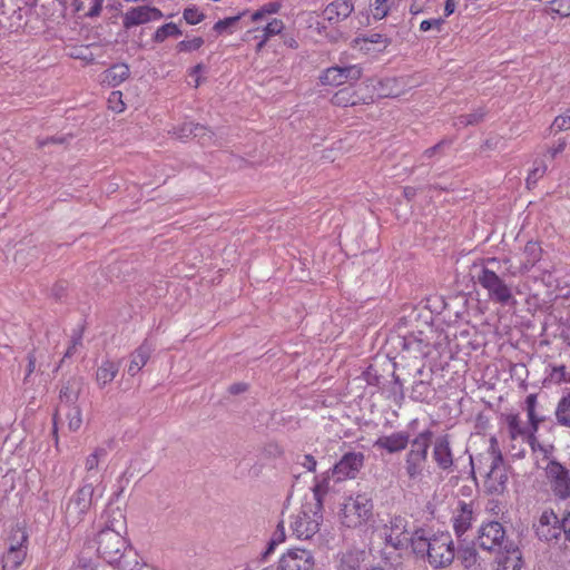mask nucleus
I'll return each mask as SVG.
<instances>
[{
  "instance_id": "obj_62",
  "label": "nucleus",
  "mask_w": 570,
  "mask_h": 570,
  "mask_svg": "<svg viewBox=\"0 0 570 570\" xmlns=\"http://www.w3.org/2000/svg\"><path fill=\"white\" fill-rule=\"evenodd\" d=\"M272 539H273L277 544H279V543L284 542V540H285V530H284V525H283L282 523H279V524L277 525V529H276V531L274 532V534H273Z\"/></svg>"
},
{
  "instance_id": "obj_45",
  "label": "nucleus",
  "mask_w": 570,
  "mask_h": 570,
  "mask_svg": "<svg viewBox=\"0 0 570 570\" xmlns=\"http://www.w3.org/2000/svg\"><path fill=\"white\" fill-rule=\"evenodd\" d=\"M183 14L188 24H197L205 18V16L195 7L186 8Z\"/></svg>"
},
{
  "instance_id": "obj_35",
  "label": "nucleus",
  "mask_w": 570,
  "mask_h": 570,
  "mask_svg": "<svg viewBox=\"0 0 570 570\" xmlns=\"http://www.w3.org/2000/svg\"><path fill=\"white\" fill-rule=\"evenodd\" d=\"M208 129L199 124L185 122L176 131L178 138L204 137Z\"/></svg>"
},
{
  "instance_id": "obj_17",
  "label": "nucleus",
  "mask_w": 570,
  "mask_h": 570,
  "mask_svg": "<svg viewBox=\"0 0 570 570\" xmlns=\"http://www.w3.org/2000/svg\"><path fill=\"white\" fill-rule=\"evenodd\" d=\"M265 24L262 27H257L253 30H248L245 33V41H250L252 39L257 40L256 51L259 52L265 43L274 36L279 35L285 24L281 19L273 18L271 21H264Z\"/></svg>"
},
{
  "instance_id": "obj_29",
  "label": "nucleus",
  "mask_w": 570,
  "mask_h": 570,
  "mask_svg": "<svg viewBox=\"0 0 570 570\" xmlns=\"http://www.w3.org/2000/svg\"><path fill=\"white\" fill-rule=\"evenodd\" d=\"M119 371V364L112 361H104L96 373V382L100 387H105L112 382Z\"/></svg>"
},
{
  "instance_id": "obj_33",
  "label": "nucleus",
  "mask_w": 570,
  "mask_h": 570,
  "mask_svg": "<svg viewBox=\"0 0 570 570\" xmlns=\"http://www.w3.org/2000/svg\"><path fill=\"white\" fill-rule=\"evenodd\" d=\"M28 533L23 527L16 525L10 530L8 537L7 549H26L27 550Z\"/></svg>"
},
{
  "instance_id": "obj_30",
  "label": "nucleus",
  "mask_w": 570,
  "mask_h": 570,
  "mask_svg": "<svg viewBox=\"0 0 570 570\" xmlns=\"http://www.w3.org/2000/svg\"><path fill=\"white\" fill-rule=\"evenodd\" d=\"M509 435L512 440H524L529 432L531 431L528 424L523 423L519 415L510 414L507 417Z\"/></svg>"
},
{
  "instance_id": "obj_41",
  "label": "nucleus",
  "mask_w": 570,
  "mask_h": 570,
  "mask_svg": "<svg viewBox=\"0 0 570 570\" xmlns=\"http://www.w3.org/2000/svg\"><path fill=\"white\" fill-rule=\"evenodd\" d=\"M405 342L407 346H413L423 355H428L430 353L431 343L426 337H423V333H420V336L409 337Z\"/></svg>"
},
{
  "instance_id": "obj_2",
  "label": "nucleus",
  "mask_w": 570,
  "mask_h": 570,
  "mask_svg": "<svg viewBox=\"0 0 570 570\" xmlns=\"http://www.w3.org/2000/svg\"><path fill=\"white\" fill-rule=\"evenodd\" d=\"M412 550L417 556L428 557L430 564L434 568L448 567L455 556L453 540L449 532L429 538L424 530H416L413 533Z\"/></svg>"
},
{
  "instance_id": "obj_7",
  "label": "nucleus",
  "mask_w": 570,
  "mask_h": 570,
  "mask_svg": "<svg viewBox=\"0 0 570 570\" xmlns=\"http://www.w3.org/2000/svg\"><path fill=\"white\" fill-rule=\"evenodd\" d=\"M97 544V551L109 563L118 562L126 549V541L114 522L98 533Z\"/></svg>"
},
{
  "instance_id": "obj_20",
  "label": "nucleus",
  "mask_w": 570,
  "mask_h": 570,
  "mask_svg": "<svg viewBox=\"0 0 570 570\" xmlns=\"http://www.w3.org/2000/svg\"><path fill=\"white\" fill-rule=\"evenodd\" d=\"M410 434L406 431H399L389 435H382L374 442V448L385 450L387 453L393 454L406 449L410 444Z\"/></svg>"
},
{
  "instance_id": "obj_27",
  "label": "nucleus",
  "mask_w": 570,
  "mask_h": 570,
  "mask_svg": "<svg viewBox=\"0 0 570 570\" xmlns=\"http://www.w3.org/2000/svg\"><path fill=\"white\" fill-rule=\"evenodd\" d=\"M129 76V68L125 63L111 66L102 73L101 81L110 87H116L125 81Z\"/></svg>"
},
{
  "instance_id": "obj_13",
  "label": "nucleus",
  "mask_w": 570,
  "mask_h": 570,
  "mask_svg": "<svg viewBox=\"0 0 570 570\" xmlns=\"http://www.w3.org/2000/svg\"><path fill=\"white\" fill-rule=\"evenodd\" d=\"M432 458L436 466L445 472H451L454 466V454L449 434H442L432 442Z\"/></svg>"
},
{
  "instance_id": "obj_56",
  "label": "nucleus",
  "mask_w": 570,
  "mask_h": 570,
  "mask_svg": "<svg viewBox=\"0 0 570 570\" xmlns=\"http://www.w3.org/2000/svg\"><path fill=\"white\" fill-rule=\"evenodd\" d=\"M443 24L442 19H430V20H423L420 24V30L425 32L433 28L440 30L441 26Z\"/></svg>"
},
{
  "instance_id": "obj_39",
  "label": "nucleus",
  "mask_w": 570,
  "mask_h": 570,
  "mask_svg": "<svg viewBox=\"0 0 570 570\" xmlns=\"http://www.w3.org/2000/svg\"><path fill=\"white\" fill-rule=\"evenodd\" d=\"M66 417L70 431H78L82 424L81 410L77 405L67 406Z\"/></svg>"
},
{
  "instance_id": "obj_14",
  "label": "nucleus",
  "mask_w": 570,
  "mask_h": 570,
  "mask_svg": "<svg viewBox=\"0 0 570 570\" xmlns=\"http://www.w3.org/2000/svg\"><path fill=\"white\" fill-rule=\"evenodd\" d=\"M534 531L541 541L557 540L562 533L561 520L553 510H544L534 524Z\"/></svg>"
},
{
  "instance_id": "obj_54",
  "label": "nucleus",
  "mask_w": 570,
  "mask_h": 570,
  "mask_svg": "<svg viewBox=\"0 0 570 570\" xmlns=\"http://www.w3.org/2000/svg\"><path fill=\"white\" fill-rule=\"evenodd\" d=\"M449 145H450V141L441 140L440 142H438V144H436V145H434L433 147L428 148V149L423 153V157L431 158V157H433L434 155L441 154V153H442V150L444 149V147H445V146H449Z\"/></svg>"
},
{
  "instance_id": "obj_10",
  "label": "nucleus",
  "mask_w": 570,
  "mask_h": 570,
  "mask_svg": "<svg viewBox=\"0 0 570 570\" xmlns=\"http://www.w3.org/2000/svg\"><path fill=\"white\" fill-rule=\"evenodd\" d=\"M547 479L556 498L570 499V471L556 460L546 466Z\"/></svg>"
},
{
  "instance_id": "obj_47",
  "label": "nucleus",
  "mask_w": 570,
  "mask_h": 570,
  "mask_svg": "<svg viewBox=\"0 0 570 570\" xmlns=\"http://www.w3.org/2000/svg\"><path fill=\"white\" fill-rule=\"evenodd\" d=\"M296 462L309 472L316 470L317 462L312 454H298Z\"/></svg>"
},
{
  "instance_id": "obj_49",
  "label": "nucleus",
  "mask_w": 570,
  "mask_h": 570,
  "mask_svg": "<svg viewBox=\"0 0 570 570\" xmlns=\"http://www.w3.org/2000/svg\"><path fill=\"white\" fill-rule=\"evenodd\" d=\"M243 14L244 13H239L237 16L228 17V18L217 21L214 24V30L217 31L218 33L224 32L227 28L234 26L242 18Z\"/></svg>"
},
{
  "instance_id": "obj_16",
  "label": "nucleus",
  "mask_w": 570,
  "mask_h": 570,
  "mask_svg": "<svg viewBox=\"0 0 570 570\" xmlns=\"http://www.w3.org/2000/svg\"><path fill=\"white\" fill-rule=\"evenodd\" d=\"M505 537V531L501 523L497 521L483 524L479 531L478 544L483 550H495L501 548Z\"/></svg>"
},
{
  "instance_id": "obj_52",
  "label": "nucleus",
  "mask_w": 570,
  "mask_h": 570,
  "mask_svg": "<svg viewBox=\"0 0 570 570\" xmlns=\"http://www.w3.org/2000/svg\"><path fill=\"white\" fill-rule=\"evenodd\" d=\"M363 41L364 42H370V43L381 45L382 49L387 48V46L391 43V40L387 37H385L384 35H381V33H372V35L365 37L363 39Z\"/></svg>"
},
{
  "instance_id": "obj_43",
  "label": "nucleus",
  "mask_w": 570,
  "mask_h": 570,
  "mask_svg": "<svg viewBox=\"0 0 570 570\" xmlns=\"http://www.w3.org/2000/svg\"><path fill=\"white\" fill-rule=\"evenodd\" d=\"M204 45V39L200 37H196L190 40H183L177 45V49L180 52H190L199 49Z\"/></svg>"
},
{
  "instance_id": "obj_42",
  "label": "nucleus",
  "mask_w": 570,
  "mask_h": 570,
  "mask_svg": "<svg viewBox=\"0 0 570 570\" xmlns=\"http://www.w3.org/2000/svg\"><path fill=\"white\" fill-rule=\"evenodd\" d=\"M107 454L106 450L104 448H97L95 451L88 455L86 459V470L88 473L92 472L98 468L99 461L101 458H105Z\"/></svg>"
},
{
  "instance_id": "obj_21",
  "label": "nucleus",
  "mask_w": 570,
  "mask_h": 570,
  "mask_svg": "<svg viewBox=\"0 0 570 570\" xmlns=\"http://www.w3.org/2000/svg\"><path fill=\"white\" fill-rule=\"evenodd\" d=\"M353 10L354 4L351 0H333L323 9L322 17L331 24H334L350 17Z\"/></svg>"
},
{
  "instance_id": "obj_9",
  "label": "nucleus",
  "mask_w": 570,
  "mask_h": 570,
  "mask_svg": "<svg viewBox=\"0 0 570 570\" xmlns=\"http://www.w3.org/2000/svg\"><path fill=\"white\" fill-rule=\"evenodd\" d=\"M365 455L363 452H346L338 462L331 469L335 482L352 480L357 476L364 466Z\"/></svg>"
},
{
  "instance_id": "obj_18",
  "label": "nucleus",
  "mask_w": 570,
  "mask_h": 570,
  "mask_svg": "<svg viewBox=\"0 0 570 570\" xmlns=\"http://www.w3.org/2000/svg\"><path fill=\"white\" fill-rule=\"evenodd\" d=\"M163 12L155 7L139 6L130 8L122 16V24L125 29H130L135 26L144 24L149 21L159 20L163 18Z\"/></svg>"
},
{
  "instance_id": "obj_59",
  "label": "nucleus",
  "mask_w": 570,
  "mask_h": 570,
  "mask_svg": "<svg viewBox=\"0 0 570 570\" xmlns=\"http://www.w3.org/2000/svg\"><path fill=\"white\" fill-rule=\"evenodd\" d=\"M529 424L528 426L532 432H538L540 423L543 421L542 417H539L535 411L532 412L531 415H528Z\"/></svg>"
},
{
  "instance_id": "obj_12",
  "label": "nucleus",
  "mask_w": 570,
  "mask_h": 570,
  "mask_svg": "<svg viewBox=\"0 0 570 570\" xmlns=\"http://www.w3.org/2000/svg\"><path fill=\"white\" fill-rule=\"evenodd\" d=\"M315 566L314 556L306 549H289L284 553L277 570H313Z\"/></svg>"
},
{
  "instance_id": "obj_38",
  "label": "nucleus",
  "mask_w": 570,
  "mask_h": 570,
  "mask_svg": "<svg viewBox=\"0 0 570 570\" xmlns=\"http://www.w3.org/2000/svg\"><path fill=\"white\" fill-rule=\"evenodd\" d=\"M181 35V31L180 29L173 22H169V23H166L161 27H159L155 35H154V40L156 42H163L165 41L168 37H178Z\"/></svg>"
},
{
  "instance_id": "obj_55",
  "label": "nucleus",
  "mask_w": 570,
  "mask_h": 570,
  "mask_svg": "<svg viewBox=\"0 0 570 570\" xmlns=\"http://www.w3.org/2000/svg\"><path fill=\"white\" fill-rule=\"evenodd\" d=\"M82 335L81 333H78L73 335L70 346L67 348L63 360L71 357L76 352L79 345H81Z\"/></svg>"
},
{
  "instance_id": "obj_3",
  "label": "nucleus",
  "mask_w": 570,
  "mask_h": 570,
  "mask_svg": "<svg viewBox=\"0 0 570 570\" xmlns=\"http://www.w3.org/2000/svg\"><path fill=\"white\" fill-rule=\"evenodd\" d=\"M471 464L480 473L485 475V487L491 493H502L505 490L509 476L503 456L495 436L489 440L487 451L474 459L471 458Z\"/></svg>"
},
{
  "instance_id": "obj_48",
  "label": "nucleus",
  "mask_w": 570,
  "mask_h": 570,
  "mask_svg": "<svg viewBox=\"0 0 570 570\" xmlns=\"http://www.w3.org/2000/svg\"><path fill=\"white\" fill-rule=\"evenodd\" d=\"M546 171L547 165L543 161L537 164L527 178L528 186H530L531 184H535L537 180L546 174Z\"/></svg>"
},
{
  "instance_id": "obj_36",
  "label": "nucleus",
  "mask_w": 570,
  "mask_h": 570,
  "mask_svg": "<svg viewBox=\"0 0 570 570\" xmlns=\"http://www.w3.org/2000/svg\"><path fill=\"white\" fill-rule=\"evenodd\" d=\"M281 9V3L278 2H268L262 6L258 10H256L252 14V21L259 23L263 21H271L269 17L277 13Z\"/></svg>"
},
{
  "instance_id": "obj_6",
  "label": "nucleus",
  "mask_w": 570,
  "mask_h": 570,
  "mask_svg": "<svg viewBox=\"0 0 570 570\" xmlns=\"http://www.w3.org/2000/svg\"><path fill=\"white\" fill-rule=\"evenodd\" d=\"M323 521L320 503H304L299 512L293 517L291 528L298 539H309L318 530Z\"/></svg>"
},
{
  "instance_id": "obj_60",
  "label": "nucleus",
  "mask_w": 570,
  "mask_h": 570,
  "mask_svg": "<svg viewBox=\"0 0 570 570\" xmlns=\"http://www.w3.org/2000/svg\"><path fill=\"white\" fill-rule=\"evenodd\" d=\"M535 433L537 432L530 431L529 435H527L524 438V440H523L524 442H527L531 446L532 451H537L538 449H540V450L542 449L541 444L537 440Z\"/></svg>"
},
{
  "instance_id": "obj_25",
  "label": "nucleus",
  "mask_w": 570,
  "mask_h": 570,
  "mask_svg": "<svg viewBox=\"0 0 570 570\" xmlns=\"http://www.w3.org/2000/svg\"><path fill=\"white\" fill-rule=\"evenodd\" d=\"M27 557L26 549H6L0 552L1 570H17Z\"/></svg>"
},
{
  "instance_id": "obj_8",
  "label": "nucleus",
  "mask_w": 570,
  "mask_h": 570,
  "mask_svg": "<svg viewBox=\"0 0 570 570\" xmlns=\"http://www.w3.org/2000/svg\"><path fill=\"white\" fill-rule=\"evenodd\" d=\"M94 487L83 484L69 499L66 507V519L71 525H77L92 505Z\"/></svg>"
},
{
  "instance_id": "obj_64",
  "label": "nucleus",
  "mask_w": 570,
  "mask_h": 570,
  "mask_svg": "<svg viewBox=\"0 0 570 570\" xmlns=\"http://www.w3.org/2000/svg\"><path fill=\"white\" fill-rule=\"evenodd\" d=\"M566 140H560L558 145L551 149H549V154L552 158H554L558 154L562 153L566 148Z\"/></svg>"
},
{
  "instance_id": "obj_23",
  "label": "nucleus",
  "mask_w": 570,
  "mask_h": 570,
  "mask_svg": "<svg viewBox=\"0 0 570 570\" xmlns=\"http://www.w3.org/2000/svg\"><path fill=\"white\" fill-rule=\"evenodd\" d=\"M154 351V346L147 340L141 343L139 347H137L130 355V363L127 368L129 375L135 376L138 374L141 368L147 364L151 353Z\"/></svg>"
},
{
  "instance_id": "obj_15",
  "label": "nucleus",
  "mask_w": 570,
  "mask_h": 570,
  "mask_svg": "<svg viewBox=\"0 0 570 570\" xmlns=\"http://www.w3.org/2000/svg\"><path fill=\"white\" fill-rule=\"evenodd\" d=\"M362 76L361 67L353 65L346 67H330L320 76V81L324 86H341L347 80H358Z\"/></svg>"
},
{
  "instance_id": "obj_44",
  "label": "nucleus",
  "mask_w": 570,
  "mask_h": 570,
  "mask_svg": "<svg viewBox=\"0 0 570 570\" xmlns=\"http://www.w3.org/2000/svg\"><path fill=\"white\" fill-rule=\"evenodd\" d=\"M484 117V112L482 110H476L475 112L469 115H462L458 118L456 125L469 126L480 122Z\"/></svg>"
},
{
  "instance_id": "obj_53",
  "label": "nucleus",
  "mask_w": 570,
  "mask_h": 570,
  "mask_svg": "<svg viewBox=\"0 0 570 570\" xmlns=\"http://www.w3.org/2000/svg\"><path fill=\"white\" fill-rule=\"evenodd\" d=\"M90 1V8L86 12V17L95 18L98 17L101 13L102 4L105 0H89Z\"/></svg>"
},
{
  "instance_id": "obj_31",
  "label": "nucleus",
  "mask_w": 570,
  "mask_h": 570,
  "mask_svg": "<svg viewBox=\"0 0 570 570\" xmlns=\"http://www.w3.org/2000/svg\"><path fill=\"white\" fill-rule=\"evenodd\" d=\"M331 478H333L331 474V470H328L327 472L323 473L320 476H315V483L313 487L314 501L312 503H320L321 508L323 507V498L327 494L331 488Z\"/></svg>"
},
{
  "instance_id": "obj_5",
  "label": "nucleus",
  "mask_w": 570,
  "mask_h": 570,
  "mask_svg": "<svg viewBox=\"0 0 570 570\" xmlns=\"http://www.w3.org/2000/svg\"><path fill=\"white\" fill-rule=\"evenodd\" d=\"M373 517V501L366 493L348 497L342 504L340 518L347 528L366 524Z\"/></svg>"
},
{
  "instance_id": "obj_63",
  "label": "nucleus",
  "mask_w": 570,
  "mask_h": 570,
  "mask_svg": "<svg viewBox=\"0 0 570 570\" xmlns=\"http://www.w3.org/2000/svg\"><path fill=\"white\" fill-rule=\"evenodd\" d=\"M248 385L246 383H234L228 387V391L230 394H240L245 391H247Z\"/></svg>"
},
{
  "instance_id": "obj_58",
  "label": "nucleus",
  "mask_w": 570,
  "mask_h": 570,
  "mask_svg": "<svg viewBox=\"0 0 570 570\" xmlns=\"http://www.w3.org/2000/svg\"><path fill=\"white\" fill-rule=\"evenodd\" d=\"M561 528L564 538L570 541V508L566 510L562 519H561Z\"/></svg>"
},
{
  "instance_id": "obj_34",
  "label": "nucleus",
  "mask_w": 570,
  "mask_h": 570,
  "mask_svg": "<svg viewBox=\"0 0 570 570\" xmlns=\"http://www.w3.org/2000/svg\"><path fill=\"white\" fill-rule=\"evenodd\" d=\"M554 414L560 425L570 428V393L559 400Z\"/></svg>"
},
{
  "instance_id": "obj_26",
  "label": "nucleus",
  "mask_w": 570,
  "mask_h": 570,
  "mask_svg": "<svg viewBox=\"0 0 570 570\" xmlns=\"http://www.w3.org/2000/svg\"><path fill=\"white\" fill-rule=\"evenodd\" d=\"M522 559L518 548H510L498 556L497 570H521Z\"/></svg>"
},
{
  "instance_id": "obj_11",
  "label": "nucleus",
  "mask_w": 570,
  "mask_h": 570,
  "mask_svg": "<svg viewBox=\"0 0 570 570\" xmlns=\"http://www.w3.org/2000/svg\"><path fill=\"white\" fill-rule=\"evenodd\" d=\"M383 537L385 543L394 549L412 546L413 534L407 531V520L401 515L391 518L389 524L383 529Z\"/></svg>"
},
{
  "instance_id": "obj_46",
  "label": "nucleus",
  "mask_w": 570,
  "mask_h": 570,
  "mask_svg": "<svg viewBox=\"0 0 570 570\" xmlns=\"http://www.w3.org/2000/svg\"><path fill=\"white\" fill-rule=\"evenodd\" d=\"M551 127L556 128L557 131L569 130L570 129V109L567 110L566 114L556 117Z\"/></svg>"
},
{
  "instance_id": "obj_1",
  "label": "nucleus",
  "mask_w": 570,
  "mask_h": 570,
  "mask_svg": "<svg viewBox=\"0 0 570 570\" xmlns=\"http://www.w3.org/2000/svg\"><path fill=\"white\" fill-rule=\"evenodd\" d=\"M432 436L433 432L431 430L421 431L411 441V446L404 455L403 473L409 488L426 483V479L431 474L428 453Z\"/></svg>"
},
{
  "instance_id": "obj_24",
  "label": "nucleus",
  "mask_w": 570,
  "mask_h": 570,
  "mask_svg": "<svg viewBox=\"0 0 570 570\" xmlns=\"http://www.w3.org/2000/svg\"><path fill=\"white\" fill-rule=\"evenodd\" d=\"M81 387H82L81 379L70 377L69 380H67L63 383V385L60 390V394H59L61 405L62 404H65L67 406L75 405L79 397Z\"/></svg>"
},
{
  "instance_id": "obj_37",
  "label": "nucleus",
  "mask_w": 570,
  "mask_h": 570,
  "mask_svg": "<svg viewBox=\"0 0 570 570\" xmlns=\"http://www.w3.org/2000/svg\"><path fill=\"white\" fill-rule=\"evenodd\" d=\"M393 0H371L370 11L375 20H382L389 14Z\"/></svg>"
},
{
  "instance_id": "obj_50",
  "label": "nucleus",
  "mask_w": 570,
  "mask_h": 570,
  "mask_svg": "<svg viewBox=\"0 0 570 570\" xmlns=\"http://www.w3.org/2000/svg\"><path fill=\"white\" fill-rule=\"evenodd\" d=\"M550 379L556 384H560L562 382H568L566 366L564 365H554L551 368Z\"/></svg>"
},
{
  "instance_id": "obj_28",
  "label": "nucleus",
  "mask_w": 570,
  "mask_h": 570,
  "mask_svg": "<svg viewBox=\"0 0 570 570\" xmlns=\"http://www.w3.org/2000/svg\"><path fill=\"white\" fill-rule=\"evenodd\" d=\"M542 249L538 243L528 242L523 249L524 261L519 267V273H527L530 271L537 262L541 258Z\"/></svg>"
},
{
  "instance_id": "obj_57",
  "label": "nucleus",
  "mask_w": 570,
  "mask_h": 570,
  "mask_svg": "<svg viewBox=\"0 0 570 570\" xmlns=\"http://www.w3.org/2000/svg\"><path fill=\"white\" fill-rule=\"evenodd\" d=\"M27 360H28V365H27V373H26V376H24V382L26 383L29 382V379H30L31 374L36 370L37 356H36L35 351L30 352L28 354Z\"/></svg>"
},
{
  "instance_id": "obj_51",
  "label": "nucleus",
  "mask_w": 570,
  "mask_h": 570,
  "mask_svg": "<svg viewBox=\"0 0 570 570\" xmlns=\"http://www.w3.org/2000/svg\"><path fill=\"white\" fill-rule=\"evenodd\" d=\"M108 102L110 108L116 112H121L125 109V104L121 100L120 91H112L109 96Z\"/></svg>"
},
{
  "instance_id": "obj_61",
  "label": "nucleus",
  "mask_w": 570,
  "mask_h": 570,
  "mask_svg": "<svg viewBox=\"0 0 570 570\" xmlns=\"http://www.w3.org/2000/svg\"><path fill=\"white\" fill-rule=\"evenodd\" d=\"M537 407V394H529L525 399L527 414L531 415Z\"/></svg>"
},
{
  "instance_id": "obj_22",
  "label": "nucleus",
  "mask_w": 570,
  "mask_h": 570,
  "mask_svg": "<svg viewBox=\"0 0 570 570\" xmlns=\"http://www.w3.org/2000/svg\"><path fill=\"white\" fill-rule=\"evenodd\" d=\"M473 520L472 504L463 501L459 502L454 511L452 521L455 534L462 537L471 527Z\"/></svg>"
},
{
  "instance_id": "obj_4",
  "label": "nucleus",
  "mask_w": 570,
  "mask_h": 570,
  "mask_svg": "<svg viewBox=\"0 0 570 570\" xmlns=\"http://www.w3.org/2000/svg\"><path fill=\"white\" fill-rule=\"evenodd\" d=\"M499 259L490 257L483 261V265L476 275L478 284L487 291L489 299L501 305H515L517 301L513 295L511 285L498 275L494 268L499 267Z\"/></svg>"
},
{
  "instance_id": "obj_40",
  "label": "nucleus",
  "mask_w": 570,
  "mask_h": 570,
  "mask_svg": "<svg viewBox=\"0 0 570 570\" xmlns=\"http://www.w3.org/2000/svg\"><path fill=\"white\" fill-rule=\"evenodd\" d=\"M547 12L557 13L561 17L570 16V0H552L547 7Z\"/></svg>"
},
{
  "instance_id": "obj_32",
  "label": "nucleus",
  "mask_w": 570,
  "mask_h": 570,
  "mask_svg": "<svg viewBox=\"0 0 570 570\" xmlns=\"http://www.w3.org/2000/svg\"><path fill=\"white\" fill-rule=\"evenodd\" d=\"M382 90L381 96L384 97H399L404 94L403 87L405 85L402 78H386L380 82Z\"/></svg>"
},
{
  "instance_id": "obj_19",
  "label": "nucleus",
  "mask_w": 570,
  "mask_h": 570,
  "mask_svg": "<svg viewBox=\"0 0 570 570\" xmlns=\"http://www.w3.org/2000/svg\"><path fill=\"white\" fill-rule=\"evenodd\" d=\"M363 89V83L358 85L357 87H344L334 94L331 101L334 106L338 107H348L358 104H367L370 100H372V97L364 96L362 94Z\"/></svg>"
}]
</instances>
